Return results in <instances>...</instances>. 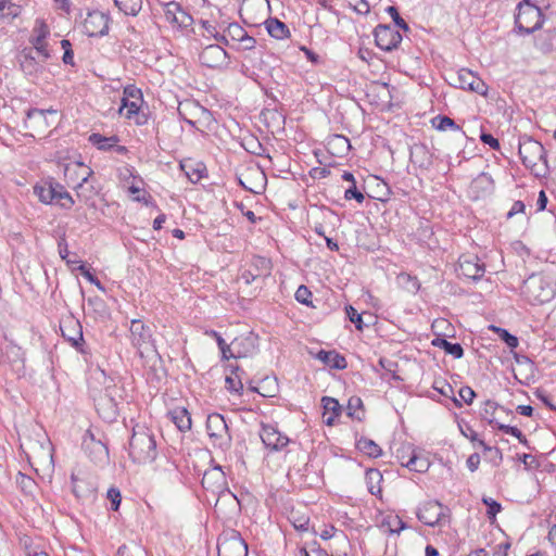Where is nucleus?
<instances>
[{"label":"nucleus","mask_w":556,"mask_h":556,"mask_svg":"<svg viewBox=\"0 0 556 556\" xmlns=\"http://www.w3.org/2000/svg\"><path fill=\"white\" fill-rule=\"evenodd\" d=\"M466 464H467L468 469L471 472H475L479 468V465H480V455L478 453H473V454L469 455Z\"/></svg>","instance_id":"obj_64"},{"label":"nucleus","mask_w":556,"mask_h":556,"mask_svg":"<svg viewBox=\"0 0 556 556\" xmlns=\"http://www.w3.org/2000/svg\"><path fill=\"white\" fill-rule=\"evenodd\" d=\"M218 556H248V544L236 530L224 531L217 541Z\"/></svg>","instance_id":"obj_7"},{"label":"nucleus","mask_w":556,"mask_h":556,"mask_svg":"<svg viewBox=\"0 0 556 556\" xmlns=\"http://www.w3.org/2000/svg\"><path fill=\"white\" fill-rule=\"evenodd\" d=\"M458 396L460 401L456 397L453 399L456 406L460 407L462 402L466 403L467 405H470L476 397V392L468 386H464L458 391Z\"/></svg>","instance_id":"obj_46"},{"label":"nucleus","mask_w":556,"mask_h":556,"mask_svg":"<svg viewBox=\"0 0 556 556\" xmlns=\"http://www.w3.org/2000/svg\"><path fill=\"white\" fill-rule=\"evenodd\" d=\"M83 446L93 463L100 464L108 460L109 450L106 445L101 441L94 440L92 435H90L89 441L84 440Z\"/></svg>","instance_id":"obj_22"},{"label":"nucleus","mask_w":556,"mask_h":556,"mask_svg":"<svg viewBox=\"0 0 556 556\" xmlns=\"http://www.w3.org/2000/svg\"><path fill=\"white\" fill-rule=\"evenodd\" d=\"M479 446H481L484 452H489L491 454L490 460L494 466H498L502 463L503 454L498 447L490 446L484 441H479Z\"/></svg>","instance_id":"obj_50"},{"label":"nucleus","mask_w":556,"mask_h":556,"mask_svg":"<svg viewBox=\"0 0 556 556\" xmlns=\"http://www.w3.org/2000/svg\"><path fill=\"white\" fill-rule=\"evenodd\" d=\"M480 140L484 144H488L493 150H500V148H501L498 139H496L495 137H493L489 132L482 131L481 135H480Z\"/></svg>","instance_id":"obj_61"},{"label":"nucleus","mask_w":556,"mask_h":556,"mask_svg":"<svg viewBox=\"0 0 556 556\" xmlns=\"http://www.w3.org/2000/svg\"><path fill=\"white\" fill-rule=\"evenodd\" d=\"M121 400L122 388L116 384L106 386L104 394L100 395L96 402V408L100 417L106 422L115 421L119 414Z\"/></svg>","instance_id":"obj_5"},{"label":"nucleus","mask_w":556,"mask_h":556,"mask_svg":"<svg viewBox=\"0 0 556 556\" xmlns=\"http://www.w3.org/2000/svg\"><path fill=\"white\" fill-rule=\"evenodd\" d=\"M409 159L419 168L428 169L433 163V154L424 143L414 144L410 148Z\"/></svg>","instance_id":"obj_21"},{"label":"nucleus","mask_w":556,"mask_h":556,"mask_svg":"<svg viewBox=\"0 0 556 556\" xmlns=\"http://www.w3.org/2000/svg\"><path fill=\"white\" fill-rule=\"evenodd\" d=\"M206 430L214 447L222 451L230 448L232 438L223 415L218 413L210 414L206 419Z\"/></svg>","instance_id":"obj_6"},{"label":"nucleus","mask_w":556,"mask_h":556,"mask_svg":"<svg viewBox=\"0 0 556 556\" xmlns=\"http://www.w3.org/2000/svg\"><path fill=\"white\" fill-rule=\"evenodd\" d=\"M129 456L138 464L152 463L157 456L156 441L153 432L137 425L129 440Z\"/></svg>","instance_id":"obj_1"},{"label":"nucleus","mask_w":556,"mask_h":556,"mask_svg":"<svg viewBox=\"0 0 556 556\" xmlns=\"http://www.w3.org/2000/svg\"><path fill=\"white\" fill-rule=\"evenodd\" d=\"M556 41V31L555 30H546L542 33L535 41V47L543 53H548L553 51L554 43Z\"/></svg>","instance_id":"obj_37"},{"label":"nucleus","mask_w":556,"mask_h":556,"mask_svg":"<svg viewBox=\"0 0 556 556\" xmlns=\"http://www.w3.org/2000/svg\"><path fill=\"white\" fill-rule=\"evenodd\" d=\"M543 22V13L539 7L529 0H522L518 3L515 25L519 34H532L542 26Z\"/></svg>","instance_id":"obj_3"},{"label":"nucleus","mask_w":556,"mask_h":556,"mask_svg":"<svg viewBox=\"0 0 556 556\" xmlns=\"http://www.w3.org/2000/svg\"><path fill=\"white\" fill-rule=\"evenodd\" d=\"M77 270L92 285H94L99 290L104 291V287L100 282V280L89 270V268L85 264H80L77 267Z\"/></svg>","instance_id":"obj_55"},{"label":"nucleus","mask_w":556,"mask_h":556,"mask_svg":"<svg viewBox=\"0 0 556 556\" xmlns=\"http://www.w3.org/2000/svg\"><path fill=\"white\" fill-rule=\"evenodd\" d=\"M470 91L477 92L481 96H485L488 92V86L481 78L476 76L473 85L470 86Z\"/></svg>","instance_id":"obj_62"},{"label":"nucleus","mask_w":556,"mask_h":556,"mask_svg":"<svg viewBox=\"0 0 556 556\" xmlns=\"http://www.w3.org/2000/svg\"><path fill=\"white\" fill-rule=\"evenodd\" d=\"M239 185L252 193H262L266 184V175L258 168H249L245 174L238 177Z\"/></svg>","instance_id":"obj_16"},{"label":"nucleus","mask_w":556,"mask_h":556,"mask_svg":"<svg viewBox=\"0 0 556 556\" xmlns=\"http://www.w3.org/2000/svg\"><path fill=\"white\" fill-rule=\"evenodd\" d=\"M365 480L367 484L368 492L372 495H378L381 493L380 483L382 481V473L379 469L369 468L366 470Z\"/></svg>","instance_id":"obj_33"},{"label":"nucleus","mask_w":556,"mask_h":556,"mask_svg":"<svg viewBox=\"0 0 556 556\" xmlns=\"http://www.w3.org/2000/svg\"><path fill=\"white\" fill-rule=\"evenodd\" d=\"M268 34L275 39H285L290 36L288 26L276 17H269L265 22Z\"/></svg>","instance_id":"obj_29"},{"label":"nucleus","mask_w":556,"mask_h":556,"mask_svg":"<svg viewBox=\"0 0 556 556\" xmlns=\"http://www.w3.org/2000/svg\"><path fill=\"white\" fill-rule=\"evenodd\" d=\"M431 123H432V126L440 131H445L447 129L455 130V131L462 130L460 126L457 125L454 122V119H452L451 117H448L446 115H437L435 117L432 118Z\"/></svg>","instance_id":"obj_39"},{"label":"nucleus","mask_w":556,"mask_h":556,"mask_svg":"<svg viewBox=\"0 0 556 556\" xmlns=\"http://www.w3.org/2000/svg\"><path fill=\"white\" fill-rule=\"evenodd\" d=\"M225 33L232 41L238 42L245 36L247 30L240 24L233 22L226 27Z\"/></svg>","instance_id":"obj_48"},{"label":"nucleus","mask_w":556,"mask_h":556,"mask_svg":"<svg viewBox=\"0 0 556 556\" xmlns=\"http://www.w3.org/2000/svg\"><path fill=\"white\" fill-rule=\"evenodd\" d=\"M72 490L74 495L79 501H91L94 498L97 485L96 483L87 478L72 475Z\"/></svg>","instance_id":"obj_18"},{"label":"nucleus","mask_w":556,"mask_h":556,"mask_svg":"<svg viewBox=\"0 0 556 556\" xmlns=\"http://www.w3.org/2000/svg\"><path fill=\"white\" fill-rule=\"evenodd\" d=\"M496 428L498 430L503 431L504 433H507V434H510V435L517 438L519 440V442L522 444H527V442H528L526 435L517 427L504 425V424H496Z\"/></svg>","instance_id":"obj_51"},{"label":"nucleus","mask_w":556,"mask_h":556,"mask_svg":"<svg viewBox=\"0 0 556 556\" xmlns=\"http://www.w3.org/2000/svg\"><path fill=\"white\" fill-rule=\"evenodd\" d=\"M123 98L127 100L143 102L142 92L139 88L134 85H128L124 88Z\"/></svg>","instance_id":"obj_53"},{"label":"nucleus","mask_w":556,"mask_h":556,"mask_svg":"<svg viewBox=\"0 0 556 556\" xmlns=\"http://www.w3.org/2000/svg\"><path fill=\"white\" fill-rule=\"evenodd\" d=\"M56 113H58V111L52 108L47 109V110L31 108L26 111V116H27V118H34L36 116H40L46 121L47 114H56Z\"/></svg>","instance_id":"obj_59"},{"label":"nucleus","mask_w":556,"mask_h":556,"mask_svg":"<svg viewBox=\"0 0 556 556\" xmlns=\"http://www.w3.org/2000/svg\"><path fill=\"white\" fill-rule=\"evenodd\" d=\"M497 407H498L497 403H495L491 400H488L483 403V406L480 409L481 418L483 420L488 421L489 425H492L495 427H496L497 422H495V420H494V414H495V410L497 409Z\"/></svg>","instance_id":"obj_42"},{"label":"nucleus","mask_w":556,"mask_h":556,"mask_svg":"<svg viewBox=\"0 0 556 556\" xmlns=\"http://www.w3.org/2000/svg\"><path fill=\"white\" fill-rule=\"evenodd\" d=\"M53 181H42L34 186V193L39 201L45 204H51L55 199L56 189Z\"/></svg>","instance_id":"obj_28"},{"label":"nucleus","mask_w":556,"mask_h":556,"mask_svg":"<svg viewBox=\"0 0 556 556\" xmlns=\"http://www.w3.org/2000/svg\"><path fill=\"white\" fill-rule=\"evenodd\" d=\"M16 62L24 75L37 78L43 71L46 61H41L33 48H23L16 54Z\"/></svg>","instance_id":"obj_10"},{"label":"nucleus","mask_w":556,"mask_h":556,"mask_svg":"<svg viewBox=\"0 0 556 556\" xmlns=\"http://www.w3.org/2000/svg\"><path fill=\"white\" fill-rule=\"evenodd\" d=\"M432 345L442 349L446 354L452 355L454 358H462L464 356L463 346L455 342H450L444 338L437 337L432 340Z\"/></svg>","instance_id":"obj_31"},{"label":"nucleus","mask_w":556,"mask_h":556,"mask_svg":"<svg viewBox=\"0 0 556 556\" xmlns=\"http://www.w3.org/2000/svg\"><path fill=\"white\" fill-rule=\"evenodd\" d=\"M315 357L331 369L342 370L348 366L345 357L334 350H320L316 353Z\"/></svg>","instance_id":"obj_23"},{"label":"nucleus","mask_w":556,"mask_h":556,"mask_svg":"<svg viewBox=\"0 0 556 556\" xmlns=\"http://www.w3.org/2000/svg\"><path fill=\"white\" fill-rule=\"evenodd\" d=\"M54 187L56 189L54 201H63L60 203L61 206L64 208H71L74 204L72 195L64 189L61 184L55 182Z\"/></svg>","instance_id":"obj_44"},{"label":"nucleus","mask_w":556,"mask_h":556,"mask_svg":"<svg viewBox=\"0 0 556 556\" xmlns=\"http://www.w3.org/2000/svg\"><path fill=\"white\" fill-rule=\"evenodd\" d=\"M312 296V291L304 285H301L294 294L295 300L306 306H313Z\"/></svg>","instance_id":"obj_49"},{"label":"nucleus","mask_w":556,"mask_h":556,"mask_svg":"<svg viewBox=\"0 0 556 556\" xmlns=\"http://www.w3.org/2000/svg\"><path fill=\"white\" fill-rule=\"evenodd\" d=\"M228 54L219 45H208L200 53L199 60L208 68H217L226 64Z\"/></svg>","instance_id":"obj_15"},{"label":"nucleus","mask_w":556,"mask_h":556,"mask_svg":"<svg viewBox=\"0 0 556 556\" xmlns=\"http://www.w3.org/2000/svg\"><path fill=\"white\" fill-rule=\"evenodd\" d=\"M111 17L99 10L88 12L83 27L89 37H103L109 34Z\"/></svg>","instance_id":"obj_11"},{"label":"nucleus","mask_w":556,"mask_h":556,"mask_svg":"<svg viewBox=\"0 0 556 556\" xmlns=\"http://www.w3.org/2000/svg\"><path fill=\"white\" fill-rule=\"evenodd\" d=\"M460 274L469 279L479 280L485 273V266L480 263L478 256L468 255L459 258Z\"/></svg>","instance_id":"obj_19"},{"label":"nucleus","mask_w":556,"mask_h":556,"mask_svg":"<svg viewBox=\"0 0 556 556\" xmlns=\"http://www.w3.org/2000/svg\"><path fill=\"white\" fill-rule=\"evenodd\" d=\"M130 342L137 349L138 354L143 357L150 354L160 356L156 351L154 339L152 337V329L140 319H132L129 327Z\"/></svg>","instance_id":"obj_4"},{"label":"nucleus","mask_w":556,"mask_h":556,"mask_svg":"<svg viewBox=\"0 0 556 556\" xmlns=\"http://www.w3.org/2000/svg\"><path fill=\"white\" fill-rule=\"evenodd\" d=\"M475 78L476 75L473 72L467 68H462L457 76L459 88L470 90V86L473 85Z\"/></svg>","instance_id":"obj_45"},{"label":"nucleus","mask_w":556,"mask_h":556,"mask_svg":"<svg viewBox=\"0 0 556 556\" xmlns=\"http://www.w3.org/2000/svg\"><path fill=\"white\" fill-rule=\"evenodd\" d=\"M348 415L357 420L364 417L363 401L358 396H352L348 402Z\"/></svg>","instance_id":"obj_41"},{"label":"nucleus","mask_w":556,"mask_h":556,"mask_svg":"<svg viewBox=\"0 0 556 556\" xmlns=\"http://www.w3.org/2000/svg\"><path fill=\"white\" fill-rule=\"evenodd\" d=\"M238 42L240 45V49H242V50H252L255 48V45H256L255 38L249 36L248 33Z\"/></svg>","instance_id":"obj_63"},{"label":"nucleus","mask_w":556,"mask_h":556,"mask_svg":"<svg viewBox=\"0 0 556 556\" xmlns=\"http://www.w3.org/2000/svg\"><path fill=\"white\" fill-rule=\"evenodd\" d=\"M5 362H8L12 369L15 370L17 374L22 372L24 369V363H25V355L18 345L14 344L13 342H10L5 346Z\"/></svg>","instance_id":"obj_24"},{"label":"nucleus","mask_w":556,"mask_h":556,"mask_svg":"<svg viewBox=\"0 0 556 556\" xmlns=\"http://www.w3.org/2000/svg\"><path fill=\"white\" fill-rule=\"evenodd\" d=\"M356 448L368 457L377 458L381 456V447L371 439L361 437L356 440Z\"/></svg>","instance_id":"obj_32"},{"label":"nucleus","mask_w":556,"mask_h":556,"mask_svg":"<svg viewBox=\"0 0 556 556\" xmlns=\"http://www.w3.org/2000/svg\"><path fill=\"white\" fill-rule=\"evenodd\" d=\"M450 509L443 506L439 501H427L422 503L417 510V518L424 525L429 527H440L448 517Z\"/></svg>","instance_id":"obj_8"},{"label":"nucleus","mask_w":556,"mask_h":556,"mask_svg":"<svg viewBox=\"0 0 556 556\" xmlns=\"http://www.w3.org/2000/svg\"><path fill=\"white\" fill-rule=\"evenodd\" d=\"M261 439L265 446L273 451H279L289 443V438L270 425L262 427Z\"/></svg>","instance_id":"obj_20"},{"label":"nucleus","mask_w":556,"mask_h":556,"mask_svg":"<svg viewBox=\"0 0 556 556\" xmlns=\"http://www.w3.org/2000/svg\"><path fill=\"white\" fill-rule=\"evenodd\" d=\"M115 5L126 15L136 16L141 11L142 0H114Z\"/></svg>","instance_id":"obj_38"},{"label":"nucleus","mask_w":556,"mask_h":556,"mask_svg":"<svg viewBox=\"0 0 556 556\" xmlns=\"http://www.w3.org/2000/svg\"><path fill=\"white\" fill-rule=\"evenodd\" d=\"M345 200L354 199L357 203H363L365 200L364 193L356 188V184L349 187L344 192Z\"/></svg>","instance_id":"obj_58"},{"label":"nucleus","mask_w":556,"mask_h":556,"mask_svg":"<svg viewBox=\"0 0 556 556\" xmlns=\"http://www.w3.org/2000/svg\"><path fill=\"white\" fill-rule=\"evenodd\" d=\"M16 483L18 485H21L22 490H24V491H26V490L30 491L35 486V481L30 477H28L22 472L17 473Z\"/></svg>","instance_id":"obj_60"},{"label":"nucleus","mask_w":556,"mask_h":556,"mask_svg":"<svg viewBox=\"0 0 556 556\" xmlns=\"http://www.w3.org/2000/svg\"><path fill=\"white\" fill-rule=\"evenodd\" d=\"M230 375L226 376V389L231 392L240 395L243 391V382L242 377L238 376V372L244 374V370L239 366L229 365Z\"/></svg>","instance_id":"obj_27"},{"label":"nucleus","mask_w":556,"mask_h":556,"mask_svg":"<svg viewBox=\"0 0 556 556\" xmlns=\"http://www.w3.org/2000/svg\"><path fill=\"white\" fill-rule=\"evenodd\" d=\"M119 141L117 136L105 137L101 134L93 132L89 136V142H91L99 150L109 151L113 149Z\"/></svg>","instance_id":"obj_35"},{"label":"nucleus","mask_w":556,"mask_h":556,"mask_svg":"<svg viewBox=\"0 0 556 556\" xmlns=\"http://www.w3.org/2000/svg\"><path fill=\"white\" fill-rule=\"evenodd\" d=\"M22 12V7L11 0H0V22L11 21Z\"/></svg>","instance_id":"obj_36"},{"label":"nucleus","mask_w":556,"mask_h":556,"mask_svg":"<svg viewBox=\"0 0 556 556\" xmlns=\"http://www.w3.org/2000/svg\"><path fill=\"white\" fill-rule=\"evenodd\" d=\"M141 102L127 100V98H122V105L119 108V114L130 119L135 114L140 110Z\"/></svg>","instance_id":"obj_43"},{"label":"nucleus","mask_w":556,"mask_h":556,"mask_svg":"<svg viewBox=\"0 0 556 556\" xmlns=\"http://www.w3.org/2000/svg\"><path fill=\"white\" fill-rule=\"evenodd\" d=\"M201 484L205 490L214 494H222L228 491L227 478L220 466L205 470Z\"/></svg>","instance_id":"obj_14"},{"label":"nucleus","mask_w":556,"mask_h":556,"mask_svg":"<svg viewBox=\"0 0 556 556\" xmlns=\"http://www.w3.org/2000/svg\"><path fill=\"white\" fill-rule=\"evenodd\" d=\"M375 42L383 51L396 49L402 41V35L390 25L379 24L374 30Z\"/></svg>","instance_id":"obj_13"},{"label":"nucleus","mask_w":556,"mask_h":556,"mask_svg":"<svg viewBox=\"0 0 556 556\" xmlns=\"http://www.w3.org/2000/svg\"><path fill=\"white\" fill-rule=\"evenodd\" d=\"M62 337L71 343L78 352L85 354V340L83 334V326L74 316H67L60 323Z\"/></svg>","instance_id":"obj_9"},{"label":"nucleus","mask_w":556,"mask_h":556,"mask_svg":"<svg viewBox=\"0 0 556 556\" xmlns=\"http://www.w3.org/2000/svg\"><path fill=\"white\" fill-rule=\"evenodd\" d=\"M165 17L170 23L184 24L185 18H191L178 2L172 1L165 4Z\"/></svg>","instance_id":"obj_30"},{"label":"nucleus","mask_w":556,"mask_h":556,"mask_svg":"<svg viewBox=\"0 0 556 556\" xmlns=\"http://www.w3.org/2000/svg\"><path fill=\"white\" fill-rule=\"evenodd\" d=\"M405 450L409 453V457L406 463H403V466L416 472H426L429 469L430 463L428 459L420 457L412 444H407Z\"/></svg>","instance_id":"obj_26"},{"label":"nucleus","mask_w":556,"mask_h":556,"mask_svg":"<svg viewBox=\"0 0 556 556\" xmlns=\"http://www.w3.org/2000/svg\"><path fill=\"white\" fill-rule=\"evenodd\" d=\"M386 11L392 17L395 26L403 30L409 29L407 23L401 17L396 7L390 5L386 9Z\"/></svg>","instance_id":"obj_54"},{"label":"nucleus","mask_w":556,"mask_h":556,"mask_svg":"<svg viewBox=\"0 0 556 556\" xmlns=\"http://www.w3.org/2000/svg\"><path fill=\"white\" fill-rule=\"evenodd\" d=\"M518 153L522 164L535 176H545L548 173L547 155L541 142L522 136L519 138Z\"/></svg>","instance_id":"obj_2"},{"label":"nucleus","mask_w":556,"mask_h":556,"mask_svg":"<svg viewBox=\"0 0 556 556\" xmlns=\"http://www.w3.org/2000/svg\"><path fill=\"white\" fill-rule=\"evenodd\" d=\"M50 35V29L42 20H36L33 35L29 37V48H33L38 56H41V61H47L51 58L48 50L47 37Z\"/></svg>","instance_id":"obj_12"},{"label":"nucleus","mask_w":556,"mask_h":556,"mask_svg":"<svg viewBox=\"0 0 556 556\" xmlns=\"http://www.w3.org/2000/svg\"><path fill=\"white\" fill-rule=\"evenodd\" d=\"M472 188L483 195L490 194L494 190V180L489 173L482 172L472 180Z\"/></svg>","instance_id":"obj_34"},{"label":"nucleus","mask_w":556,"mask_h":556,"mask_svg":"<svg viewBox=\"0 0 556 556\" xmlns=\"http://www.w3.org/2000/svg\"><path fill=\"white\" fill-rule=\"evenodd\" d=\"M168 416L179 431L187 432L191 429V416L186 407H175L168 412Z\"/></svg>","instance_id":"obj_25"},{"label":"nucleus","mask_w":556,"mask_h":556,"mask_svg":"<svg viewBox=\"0 0 556 556\" xmlns=\"http://www.w3.org/2000/svg\"><path fill=\"white\" fill-rule=\"evenodd\" d=\"M106 496L111 502V509L114 511L118 510L122 501V494L119 489L115 486L110 488L108 490Z\"/></svg>","instance_id":"obj_56"},{"label":"nucleus","mask_w":556,"mask_h":556,"mask_svg":"<svg viewBox=\"0 0 556 556\" xmlns=\"http://www.w3.org/2000/svg\"><path fill=\"white\" fill-rule=\"evenodd\" d=\"M492 331H494L498 338L509 348V349H516L519 344V340L516 336L511 334L508 330L504 329V328H501V327H496V326H491L490 327Z\"/></svg>","instance_id":"obj_40"},{"label":"nucleus","mask_w":556,"mask_h":556,"mask_svg":"<svg viewBox=\"0 0 556 556\" xmlns=\"http://www.w3.org/2000/svg\"><path fill=\"white\" fill-rule=\"evenodd\" d=\"M257 336L252 332L236 338L231 342L235 353H230V356H233V358H243L253 355L257 351Z\"/></svg>","instance_id":"obj_17"},{"label":"nucleus","mask_w":556,"mask_h":556,"mask_svg":"<svg viewBox=\"0 0 556 556\" xmlns=\"http://www.w3.org/2000/svg\"><path fill=\"white\" fill-rule=\"evenodd\" d=\"M482 503L488 507L486 509V516L488 518L493 521L496 517V515L502 510V504L497 501L493 500L490 496H483Z\"/></svg>","instance_id":"obj_47"},{"label":"nucleus","mask_w":556,"mask_h":556,"mask_svg":"<svg viewBox=\"0 0 556 556\" xmlns=\"http://www.w3.org/2000/svg\"><path fill=\"white\" fill-rule=\"evenodd\" d=\"M346 315L351 323H353L357 330H363V317L352 305L345 307Z\"/></svg>","instance_id":"obj_57"},{"label":"nucleus","mask_w":556,"mask_h":556,"mask_svg":"<svg viewBox=\"0 0 556 556\" xmlns=\"http://www.w3.org/2000/svg\"><path fill=\"white\" fill-rule=\"evenodd\" d=\"M321 402L324 404V408L326 412H331L333 414V416H339L341 414V405L339 404V402L333 399V397H329V396H324L321 399Z\"/></svg>","instance_id":"obj_52"}]
</instances>
